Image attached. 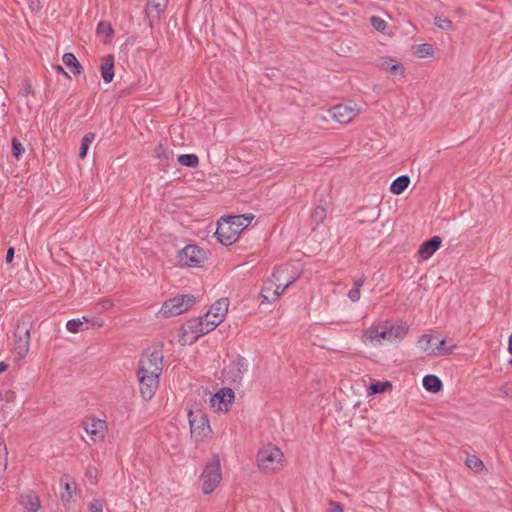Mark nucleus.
Masks as SVG:
<instances>
[{
    "label": "nucleus",
    "mask_w": 512,
    "mask_h": 512,
    "mask_svg": "<svg viewBox=\"0 0 512 512\" xmlns=\"http://www.w3.org/2000/svg\"><path fill=\"white\" fill-rule=\"evenodd\" d=\"M163 370V353L159 349L145 351L137 371L139 389L144 400H150L159 385V376Z\"/></svg>",
    "instance_id": "obj_1"
},
{
    "label": "nucleus",
    "mask_w": 512,
    "mask_h": 512,
    "mask_svg": "<svg viewBox=\"0 0 512 512\" xmlns=\"http://www.w3.org/2000/svg\"><path fill=\"white\" fill-rule=\"evenodd\" d=\"M253 216L236 215L222 218L218 222L215 235L218 241L225 246L235 243L239 234L251 223Z\"/></svg>",
    "instance_id": "obj_2"
},
{
    "label": "nucleus",
    "mask_w": 512,
    "mask_h": 512,
    "mask_svg": "<svg viewBox=\"0 0 512 512\" xmlns=\"http://www.w3.org/2000/svg\"><path fill=\"white\" fill-rule=\"evenodd\" d=\"M222 480L220 459L214 455L206 464L200 478L199 485L204 494H211Z\"/></svg>",
    "instance_id": "obj_3"
},
{
    "label": "nucleus",
    "mask_w": 512,
    "mask_h": 512,
    "mask_svg": "<svg viewBox=\"0 0 512 512\" xmlns=\"http://www.w3.org/2000/svg\"><path fill=\"white\" fill-rule=\"evenodd\" d=\"M31 321L29 317H21L18 320L14 334V353L19 359H23L30 347Z\"/></svg>",
    "instance_id": "obj_4"
},
{
    "label": "nucleus",
    "mask_w": 512,
    "mask_h": 512,
    "mask_svg": "<svg viewBox=\"0 0 512 512\" xmlns=\"http://www.w3.org/2000/svg\"><path fill=\"white\" fill-rule=\"evenodd\" d=\"M283 452L274 445H267L257 454V464L262 471H275L282 466Z\"/></svg>",
    "instance_id": "obj_5"
},
{
    "label": "nucleus",
    "mask_w": 512,
    "mask_h": 512,
    "mask_svg": "<svg viewBox=\"0 0 512 512\" xmlns=\"http://www.w3.org/2000/svg\"><path fill=\"white\" fill-rule=\"evenodd\" d=\"M180 266L200 268L207 260V253L197 245H187L178 252Z\"/></svg>",
    "instance_id": "obj_6"
},
{
    "label": "nucleus",
    "mask_w": 512,
    "mask_h": 512,
    "mask_svg": "<svg viewBox=\"0 0 512 512\" xmlns=\"http://www.w3.org/2000/svg\"><path fill=\"white\" fill-rule=\"evenodd\" d=\"M195 303L193 295H177L162 305L159 313L164 317H172L186 312Z\"/></svg>",
    "instance_id": "obj_7"
},
{
    "label": "nucleus",
    "mask_w": 512,
    "mask_h": 512,
    "mask_svg": "<svg viewBox=\"0 0 512 512\" xmlns=\"http://www.w3.org/2000/svg\"><path fill=\"white\" fill-rule=\"evenodd\" d=\"M188 419L191 435L196 441H202L211 433L209 421L201 410H189Z\"/></svg>",
    "instance_id": "obj_8"
},
{
    "label": "nucleus",
    "mask_w": 512,
    "mask_h": 512,
    "mask_svg": "<svg viewBox=\"0 0 512 512\" xmlns=\"http://www.w3.org/2000/svg\"><path fill=\"white\" fill-rule=\"evenodd\" d=\"M82 425L93 442L102 441L105 438L108 429L106 421L89 417L83 421Z\"/></svg>",
    "instance_id": "obj_9"
},
{
    "label": "nucleus",
    "mask_w": 512,
    "mask_h": 512,
    "mask_svg": "<svg viewBox=\"0 0 512 512\" xmlns=\"http://www.w3.org/2000/svg\"><path fill=\"white\" fill-rule=\"evenodd\" d=\"M359 114V109L352 105L338 104L329 110L330 117L338 123L351 122Z\"/></svg>",
    "instance_id": "obj_10"
},
{
    "label": "nucleus",
    "mask_w": 512,
    "mask_h": 512,
    "mask_svg": "<svg viewBox=\"0 0 512 512\" xmlns=\"http://www.w3.org/2000/svg\"><path fill=\"white\" fill-rule=\"evenodd\" d=\"M285 274L286 269L284 268H279L273 273V279L276 282V284L271 295H264V302H275L284 293V291L296 280V278H292L291 280H287L286 283H283L282 280Z\"/></svg>",
    "instance_id": "obj_11"
},
{
    "label": "nucleus",
    "mask_w": 512,
    "mask_h": 512,
    "mask_svg": "<svg viewBox=\"0 0 512 512\" xmlns=\"http://www.w3.org/2000/svg\"><path fill=\"white\" fill-rule=\"evenodd\" d=\"M234 400V392L231 388H222L210 398V405L216 411H227Z\"/></svg>",
    "instance_id": "obj_12"
},
{
    "label": "nucleus",
    "mask_w": 512,
    "mask_h": 512,
    "mask_svg": "<svg viewBox=\"0 0 512 512\" xmlns=\"http://www.w3.org/2000/svg\"><path fill=\"white\" fill-rule=\"evenodd\" d=\"M60 492L59 496L62 504L66 508H70L72 504L75 502L74 499V487L70 484V477L68 475H64L60 479Z\"/></svg>",
    "instance_id": "obj_13"
},
{
    "label": "nucleus",
    "mask_w": 512,
    "mask_h": 512,
    "mask_svg": "<svg viewBox=\"0 0 512 512\" xmlns=\"http://www.w3.org/2000/svg\"><path fill=\"white\" fill-rule=\"evenodd\" d=\"M228 306L229 303L227 299H219L211 306L207 314H211V318H214L216 324H220L228 311Z\"/></svg>",
    "instance_id": "obj_14"
},
{
    "label": "nucleus",
    "mask_w": 512,
    "mask_h": 512,
    "mask_svg": "<svg viewBox=\"0 0 512 512\" xmlns=\"http://www.w3.org/2000/svg\"><path fill=\"white\" fill-rule=\"evenodd\" d=\"M441 238L439 236H434L430 240L424 242L419 248V256L423 260L429 259L440 247Z\"/></svg>",
    "instance_id": "obj_15"
},
{
    "label": "nucleus",
    "mask_w": 512,
    "mask_h": 512,
    "mask_svg": "<svg viewBox=\"0 0 512 512\" xmlns=\"http://www.w3.org/2000/svg\"><path fill=\"white\" fill-rule=\"evenodd\" d=\"M101 76L106 83H110L114 78V57L106 55L101 58Z\"/></svg>",
    "instance_id": "obj_16"
},
{
    "label": "nucleus",
    "mask_w": 512,
    "mask_h": 512,
    "mask_svg": "<svg viewBox=\"0 0 512 512\" xmlns=\"http://www.w3.org/2000/svg\"><path fill=\"white\" fill-rule=\"evenodd\" d=\"M456 344L453 342H447L445 339H441L435 347L429 351V356L441 357L450 355L454 352Z\"/></svg>",
    "instance_id": "obj_17"
},
{
    "label": "nucleus",
    "mask_w": 512,
    "mask_h": 512,
    "mask_svg": "<svg viewBox=\"0 0 512 512\" xmlns=\"http://www.w3.org/2000/svg\"><path fill=\"white\" fill-rule=\"evenodd\" d=\"M379 67L381 70L389 72L393 75H396V74L402 75L404 73L403 66L400 63L394 61L392 58H389V57L381 58L380 62H379Z\"/></svg>",
    "instance_id": "obj_18"
},
{
    "label": "nucleus",
    "mask_w": 512,
    "mask_h": 512,
    "mask_svg": "<svg viewBox=\"0 0 512 512\" xmlns=\"http://www.w3.org/2000/svg\"><path fill=\"white\" fill-rule=\"evenodd\" d=\"M201 325V321H199L198 319H194L183 325V336L186 337L184 341H196L199 338L196 337V335L198 334V330L201 327Z\"/></svg>",
    "instance_id": "obj_19"
},
{
    "label": "nucleus",
    "mask_w": 512,
    "mask_h": 512,
    "mask_svg": "<svg viewBox=\"0 0 512 512\" xmlns=\"http://www.w3.org/2000/svg\"><path fill=\"white\" fill-rule=\"evenodd\" d=\"M20 503L29 512H36L40 508L39 497L34 492L23 494Z\"/></svg>",
    "instance_id": "obj_20"
},
{
    "label": "nucleus",
    "mask_w": 512,
    "mask_h": 512,
    "mask_svg": "<svg viewBox=\"0 0 512 512\" xmlns=\"http://www.w3.org/2000/svg\"><path fill=\"white\" fill-rule=\"evenodd\" d=\"M423 386L427 391L437 393L442 389V382L438 376L429 374L424 376Z\"/></svg>",
    "instance_id": "obj_21"
},
{
    "label": "nucleus",
    "mask_w": 512,
    "mask_h": 512,
    "mask_svg": "<svg viewBox=\"0 0 512 512\" xmlns=\"http://www.w3.org/2000/svg\"><path fill=\"white\" fill-rule=\"evenodd\" d=\"M410 184V178L407 175L397 177L390 186V191L395 195L402 194Z\"/></svg>",
    "instance_id": "obj_22"
},
{
    "label": "nucleus",
    "mask_w": 512,
    "mask_h": 512,
    "mask_svg": "<svg viewBox=\"0 0 512 512\" xmlns=\"http://www.w3.org/2000/svg\"><path fill=\"white\" fill-rule=\"evenodd\" d=\"M63 63L69 67L72 68V72L75 75H79L83 72V67L75 57L73 53H65L62 56Z\"/></svg>",
    "instance_id": "obj_23"
},
{
    "label": "nucleus",
    "mask_w": 512,
    "mask_h": 512,
    "mask_svg": "<svg viewBox=\"0 0 512 512\" xmlns=\"http://www.w3.org/2000/svg\"><path fill=\"white\" fill-rule=\"evenodd\" d=\"M389 336V342H396L404 338L407 328L404 325L391 326L386 328Z\"/></svg>",
    "instance_id": "obj_24"
},
{
    "label": "nucleus",
    "mask_w": 512,
    "mask_h": 512,
    "mask_svg": "<svg viewBox=\"0 0 512 512\" xmlns=\"http://www.w3.org/2000/svg\"><path fill=\"white\" fill-rule=\"evenodd\" d=\"M208 318H211V314H205L204 316L202 317H199L198 320L201 321V327L199 328L198 330V334L196 335V337H201L207 333H209L210 331L214 330L219 324H216V322L214 321L213 322H209L208 323Z\"/></svg>",
    "instance_id": "obj_25"
},
{
    "label": "nucleus",
    "mask_w": 512,
    "mask_h": 512,
    "mask_svg": "<svg viewBox=\"0 0 512 512\" xmlns=\"http://www.w3.org/2000/svg\"><path fill=\"white\" fill-rule=\"evenodd\" d=\"M465 464L469 469L476 473H479L485 469L483 461L475 455H468L465 460Z\"/></svg>",
    "instance_id": "obj_26"
},
{
    "label": "nucleus",
    "mask_w": 512,
    "mask_h": 512,
    "mask_svg": "<svg viewBox=\"0 0 512 512\" xmlns=\"http://www.w3.org/2000/svg\"><path fill=\"white\" fill-rule=\"evenodd\" d=\"M378 329L379 327H370L367 330H365L363 334V342L366 345H378Z\"/></svg>",
    "instance_id": "obj_27"
},
{
    "label": "nucleus",
    "mask_w": 512,
    "mask_h": 512,
    "mask_svg": "<svg viewBox=\"0 0 512 512\" xmlns=\"http://www.w3.org/2000/svg\"><path fill=\"white\" fill-rule=\"evenodd\" d=\"M94 139H95V134L91 133V132L86 133L83 136L82 141H81L80 152H79V157L81 159H84L86 157L89 146L94 141Z\"/></svg>",
    "instance_id": "obj_28"
},
{
    "label": "nucleus",
    "mask_w": 512,
    "mask_h": 512,
    "mask_svg": "<svg viewBox=\"0 0 512 512\" xmlns=\"http://www.w3.org/2000/svg\"><path fill=\"white\" fill-rule=\"evenodd\" d=\"M178 162L182 166L195 168L199 164V159L195 154H182L178 157Z\"/></svg>",
    "instance_id": "obj_29"
},
{
    "label": "nucleus",
    "mask_w": 512,
    "mask_h": 512,
    "mask_svg": "<svg viewBox=\"0 0 512 512\" xmlns=\"http://www.w3.org/2000/svg\"><path fill=\"white\" fill-rule=\"evenodd\" d=\"M155 157L160 161L168 163L173 159V151H169L162 144H159L155 149Z\"/></svg>",
    "instance_id": "obj_30"
},
{
    "label": "nucleus",
    "mask_w": 512,
    "mask_h": 512,
    "mask_svg": "<svg viewBox=\"0 0 512 512\" xmlns=\"http://www.w3.org/2000/svg\"><path fill=\"white\" fill-rule=\"evenodd\" d=\"M363 284H364V280L363 279H356V280H354L353 288L348 293V298L352 302H357L360 299V295H361L360 294V289L363 286Z\"/></svg>",
    "instance_id": "obj_31"
},
{
    "label": "nucleus",
    "mask_w": 512,
    "mask_h": 512,
    "mask_svg": "<svg viewBox=\"0 0 512 512\" xmlns=\"http://www.w3.org/2000/svg\"><path fill=\"white\" fill-rule=\"evenodd\" d=\"M233 366L237 371L235 377L240 378L244 373L248 371V363L244 357L238 356L233 362Z\"/></svg>",
    "instance_id": "obj_32"
},
{
    "label": "nucleus",
    "mask_w": 512,
    "mask_h": 512,
    "mask_svg": "<svg viewBox=\"0 0 512 512\" xmlns=\"http://www.w3.org/2000/svg\"><path fill=\"white\" fill-rule=\"evenodd\" d=\"M88 319L86 317H83V320L80 319H71L67 322L66 327L67 330L71 333H78L82 331V326L84 322H87Z\"/></svg>",
    "instance_id": "obj_33"
},
{
    "label": "nucleus",
    "mask_w": 512,
    "mask_h": 512,
    "mask_svg": "<svg viewBox=\"0 0 512 512\" xmlns=\"http://www.w3.org/2000/svg\"><path fill=\"white\" fill-rule=\"evenodd\" d=\"M168 4V0H149L147 4V11L151 13L156 11L157 14L161 12Z\"/></svg>",
    "instance_id": "obj_34"
},
{
    "label": "nucleus",
    "mask_w": 512,
    "mask_h": 512,
    "mask_svg": "<svg viewBox=\"0 0 512 512\" xmlns=\"http://www.w3.org/2000/svg\"><path fill=\"white\" fill-rule=\"evenodd\" d=\"M312 222L317 226L321 224L326 218V210L322 206H317L311 215Z\"/></svg>",
    "instance_id": "obj_35"
},
{
    "label": "nucleus",
    "mask_w": 512,
    "mask_h": 512,
    "mask_svg": "<svg viewBox=\"0 0 512 512\" xmlns=\"http://www.w3.org/2000/svg\"><path fill=\"white\" fill-rule=\"evenodd\" d=\"M434 24L439 29H442V30H453L454 29L452 21L445 17L436 16L434 18Z\"/></svg>",
    "instance_id": "obj_36"
},
{
    "label": "nucleus",
    "mask_w": 512,
    "mask_h": 512,
    "mask_svg": "<svg viewBox=\"0 0 512 512\" xmlns=\"http://www.w3.org/2000/svg\"><path fill=\"white\" fill-rule=\"evenodd\" d=\"M370 23L375 30L382 32V33H384L386 28L388 27L387 22L378 16H372L370 18Z\"/></svg>",
    "instance_id": "obj_37"
},
{
    "label": "nucleus",
    "mask_w": 512,
    "mask_h": 512,
    "mask_svg": "<svg viewBox=\"0 0 512 512\" xmlns=\"http://www.w3.org/2000/svg\"><path fill=\"white\" fill-rule=\"evenodd\" d=\"M390 387H391V383L388 381L376 382V383H373L369 387V390L371 391V394H377V393H382V392L386 391Z\"/></svg>",
    "instance_id": "obj_38"
},
{
    "label": "nucleus",
    "mask_w": 512,
    "mask_h": 512,
    "mask_svg": "<svg viewBox=\"0 0 512 512\" xmlns=\"http://www.w3.org/2000/svg\"><path fill=\"white\" fill-rule=\"evenodd\" d=\"M97 33L98 35H105L106 37L111 36L113 33L111 24L108 22H100L97 25Z\"/></svg>",
    "instance_id": "obj_39"
},
{
    "label": "nucleus",
    "mask_w": 512,
    "mask_h": 512,
    "mask_svg": "<svg viewBox=\"0 0 512 512\" xmlns=\"http://www.w3.org/2000/svg\"><path fill=\"white\" fill-rule=\"evenodd\" d=\"M432 339H433V337L431 335H427V334L422 335L421 338L419 339V345H420L421 349L427 353V355H429V351L432 348L430 346Z\"/></svg>",
    "instance_id": "obj_40"
},
{
    "label": "nucleus",
    "mask_w": 512,
    "mask_h": 512,
    "mask_svg": "<svg viewBox=\"0 0 512 512\" xmlns=\"http://www.w3.org/2000/svg\"><path fill=\"white\" fill-rule=\"evenodd\" d=\"M12 151H13V155H14L17 159H19V158L23 155V153H24V151H25V149H24L23 145H22V144L20 143V141H19L18 139H16V138H13V139H12Z\"/></svg>",
    "instance_id": "obj_41"
},
{
    "label": "nucleus",
    "mask_w": 512,
    "mask_h": 512,
    "mask_svg": "<svg viewBox=\"0 0 512 512\" xmlns=\"http://www.w3.org/2000/svg\"><path fill=\"white\" fill-rule=\"evenodd\" d=\"M276 282L273 279V276L264 284L262 291H261V298L264 301V295H271L272 291L274 290Z\"/></svg>",
    "instance_id": "obj_42"
},
{
    "label": "nucleus",
    "mask_w": 512,
    "mask_h": 512,
    "mask_svg": "<svg viewBox=\"0 0 512 512\" xmlns=\"http://www.w3.org/2000/svg\"><path fill=\"white\" fill-rule=\"evenodd\" d=\"M432 51H433L432 45L425 43V44L420 45V47L418 49V54L420 57H426V56L431 55Z\"/></svg>",
    "instance_id": "obj_43"
},
{
    "label": "nucleus",
    "mask_w": 512,
    "mask_h": 512,
    "mask_svg": "<svg viewBox=\"0 0 512 512\" xmlns=\"http://www.w3.org/2000/svg\"><path fill=\"white\" fill-rule=\"evenodd\" d=\"M89 510L91 512H103V502L99 499H94L89 504Z\"/></svg>",
    "instance_id": "obj_44"
},
{
    "label": "nucleus",
    "mask_w": 512,
    "mask_h": 512,
    "mask_svg": "<svg viewBox=\"0 0 512 512\" xmlns=\"http://www.w3.org/2000/svg\"><path fill=\"white\" fill-rule=\"evenodd\" d=\"M499 391L503 395L512 398V382H506V383L502 384L501 387L499 388Z\"/></svg>",
    "instance_id": "obj_45"
},
{
    "label": "nucleus",
    "mask_w": 512,
    "mask_h": 512,
    "mask_svg": "<svg viewBox=\"0 0 512 512\" xmlns=\"http://www.w3.org/2000/svg\"><path fill=\"white\" fill-rule=\"evenodd\" d=\"M384 341H388L389 342V336H388V332H387V329H382L379 327L378 329V345H381Z\"/></svg>",
    "instance_id": "obj_46"
},
{
    "label": "nucleus",
    "mask_w": 512,
    "mask_h": 512,
    "mask_svg": "<svg viewBox=\"0 0 512 512\" xmlns=\"http://www.w3.org/2000/svg\"><path fill=\"white\" fill-rule=\"evenodd\" d=\"M328 512H344L343 506L335 501L329 502Z\"/></svg>",
    "instance_id": "obj_47"
},
{
    "label": "nucleus",
    "mask_w": 512,
    "mask_h": 512,
    "mask_svg": "<svg viewBox=\"0 0 512 512\" xmlns=\"http://www.w3.org/2000/svg\"><path fill=\"white\" fill-rule=\"evenodd\" d=\"M28 3L32 11H39L42 7L41 0H28Z\"/></svg>",
    "instance_id": "obj_48"
},
{
    "label": "nucleus",
    "mask_w": 512,
    "mask_h": 512,
    "mask_svg": "<svg viewBox=\"0 0 512 512\" xmlns=\"http://www.w3.org/2000/svg\"><path fill=\"white\" fill-rule=\"evenodd\" d=\"M30 93H32V86L30 83L26 82L23 87L21 88V94L23 96H27L29 95Z\"/></svg>",
    "instance_id": "obj_49"
},
{
    "label": "nucleus",
    "mask_w": 512,
    "mask_h": 512,
    "mask_svg": "<svg viewBox=\"0 0 512 512\" xmlns=\"http://www.w3.org/2000/svg\"><path fill=\"white\" fill-rule=\"evenodd\" d=\"M86 476L92 481L95 480L97 478V469L89 467L87 469Z\"/></svg>",
    "instance_id": "obj_50"
},
{
    "label": "nucleus",
    "mask_w": 512,
    "mask_h": 512,
    "mask_svg": "<svg viewBox=\"0 0 512 512\" xmlns=\"http://www.w3.org/2000/svg\"><path fill=\"white\" fill-rule=\"evenodd\" d=\"M14 257V248L10 247L6 253V262L11 263Z\"/></svg>",
    "instance_id": "obj_51"
},
{
    "label": "nucleus",
    "mask_w": 512,
    "mask_h": 512,
    "mask_svg": "<svg viewBox=\"0 0 512 512\" xmlns=\"http://www.w3.org/2000/svg\"><path fill=\"white\" fill-rule=\"evenodd\" d=\"M55 70L57 71V73H60V74H63L65 75L67 78H70V76L68 75V73L64 70V68L60 65L56 66L55 67Z\"/></svg>",
    "instance_id": "obj_52"
},
{
    "label": "nucleus",
    "mask_w": 512,
    "mask_h": 512,
    "mask_svg": "<svg viewBox=\"0 0 512 512\" xmlns=\"http://www.w3.org/2000/svg\"><path fill=\"white\" fill-rule=\"evenodd\" d=\"M8 368V365L4 362H0V373L4 372Z\"/></svg>",
    "instance_id": "obj_53"
},
{
    "label": "nucleus",
    "mask_w": 512,
    "mask_h": 512,
    "mask_svg": "<svg viewBox=\"0 0 512 512\" xmlns=\"http://www.w3.org/2000/svg\"><path fill=\"white\" fill-rule=\"evenodd\" d=\"M508 351L512 354V334L509 337Z\"/></svg>",
    "instance_id": "obj_54"
},
{
    "label": "nucleus",
    "mask_w": 512,
    "mask_h": 512,
    "mask_svg": "<svg viewBox=\"0 0 512 512\" xmlns=\"http://www.w3.org/2000/svg\"><path fill=\"white\" fill-rule=\"evenodd\" d=\"M287 275H288V273L286 272V274L283 276V280H282L283 283H286L287 280H291L292 278H295L294 276L287 277Z\"/></svg>",
    "instance_id": "obj_55"
},
{
    "label": "nucleus",
    "mask_w": 512,
    "mask_h": 512,
    "mask_svg": "<svg viewBox=\"0 0 512 512\" xmlns=\"http://www.w3.org/2000/svg\"><path fill=\"white\" fill-rule=\"evenodd\" d=\"M5 396L7 397V400H8V401H10V400H12V399H13V397H14V393H13V392H8V393H6V395H5Z\"/></svg>",
    "instance_id": "obj_56"
},
{
    "label": "nucleus",
    "mask_w": 512,
    "mask_h": 512,
    "mask_svg": "<svg viewBox=\"0 0 512 512\" xmlns=\"http://www.w3.org/2000/svg\"><path fill=\"white\" fill-rule=\"evenodd\" d=\"M110 306H112V303H106V305H105L104 307H105V308H108V307H110Z\"/></svg>",
    "instance_id": "obj_57"
},
{
    "label": "nucleus",
    "mask_w": 512,
    "mask_h": 512,
    "mask_svg": "<svg viewBox=\"0 0 512 512\" xmlns=\"http://www.w3.org/2000/svg\"><path fill=\"white\" fill-rule=\"evenodd\" d=\"M207 320H208V323L209 322H213L214 323V318H208Z\"/></svg>",
    "instance_id": "obj_58"
},
{
    "label": "nucleus",
    "mask_w": 512,
    "mask_h": 512,
    "mask_svg": "<svg viewBox=\"0 0 512 512\" xmlns=\"http://www.w3.org/2000/svg\"><path fill=\"white\" fill-rule=\"evenodd\" d=\"M2 399H3V395H2V394H0V400H2Z\"/></svg>",
    "instance_id": "obj_59"
},
{
    "label": "nucleus",
    "mask_w": 512,
    "mask_h": 512,
    "mask_svg": "<svg viewBox=\"0 0 512 512\" xmlns=\"http://www.w3.org/2000/svg\"><path fill=\"white\" fill-rule=\"evenodd\" d=\"M510 363L512 364V360L510 361Z\"/></svg>",
    "instance_id": "obj_60"
}]
</instances>
